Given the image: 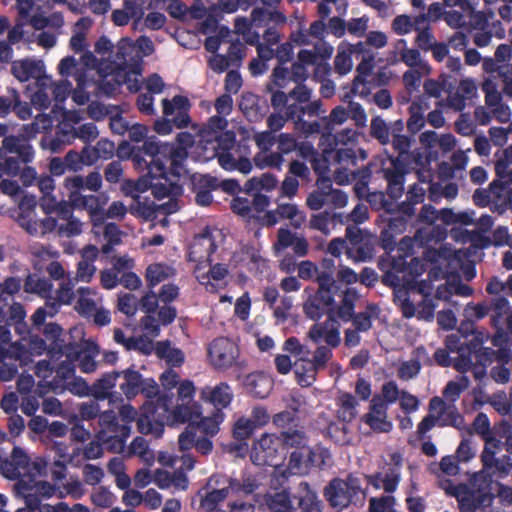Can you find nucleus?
Here are the masks:
<instances>
[{"label": "nucleus", "instance_id": "obj_23", "mask_svg": "<svg viewBox=\"0 0 512 512\" xmlns=\"http://www.w3.org/2000/svg\"><path fill=\"white\" fill-rule=\"evenodd\" d=\"M362 421L376 433H389L393 429V422L388 416V408L373 400L370 401L368 412L362 416Z\"/></svg>", "mask_w": 512, "mask_h": 512}, {"label": "nucleus", "instance_id": "obj_17", "mask_svg": "<svg viewBox=\"0 0 512 512\" xmlns=\"http://www.w3.org/2000/svg\"><path fill=\"white\" fill-rule=\"evenodd\" d=\"M201 157L203 161L217 158L219 165L227 171L237 170L243 174H249L253 168L251 160L240 155L237 148L230 151H215L213 147L209 153L203 154Z\"/></svg>", "mask_w": 512, "mask_h": 512}, {"label": "nucleus", "instance_id": "obj_51", "mask_svg": "<svg viewBox=\"0 0 512 512\" xmlns=\"http://www.w3.org/2000/svg\"><path fill=\"white\" fill-rule=\"evenodd\" d=\"M428 109L427 103L423 101H414L409 106V119L407 121V128L412 134L418 133L425 125L426 119L424 117L425 111Z\"/></svg>", "mask_w": 512, "mask_h": 512}, {"label": "nucleus", "instance_id": "obj_40", "mask_svg": "<svg viewBox=\"0 0 512 512\" xmlns=\"http://www.w3.org/2000/svg\"><path fill=\"white\" fill-rule=\"evenodd\" d=\"M176 269L167 263L155 262L146 268L145 278L149 286L154 287L161 282L174 278Z\"/></svg>", "mask_w": 512, "mask_h": 512}, {"label": "nucleus", "instance_id": "obj_33", "mask_svg": "<svg viewBox=\"0 0 512 512\" xmlns=\"http://www.w3.org/2000/svg\"><path fill=\"white\" fill-rule=\"evenodd\" d=\"M382 174L387 181V193L392 199H399L404 192L405 174L402 169L391 161L389 166L382 168Z\"/></svg>", "mask_w": 512, "mask_h": 512}, {"label": "nucleus", "instance_id": "obj_12", "mask_svg": "<svg viewBox=\"0 0 512 512\" xmlns=\"http://www.w3.org/2000/svg\"><path fill=\"white\" fill-rule=\"evenodd\" d=\"M359 494H363L356 478L349 477L347 480L334 479L325 488V497L338 510H343Z\"/></svg>", "mask_w": 512, "mask_h": 512}, {"label": "nucleus", "instance_id": "obj_52", "mask_svg": "<svg viewBox=\"0 0 512 512\" xmlns=\"http://www.w3.org/2000/svg\"><path fill=\"white\" fill-rule=\"evenodd\" d=\"M276 213L280 219L290 220L291 225L296 229L302 227L306 222L305 213L293 203H279L276 208Z\"/></svg>", "mask_w": 512, "mask_h": 512}, {"label": "nucleus", "instance_id": "obj_42", "mask_svg": "<svg viewBox=\"0 0 512 512\" xmlns=\"http://www.w3.org/2000/svg\"><path fill=\"white\" fill-rule=\"evenodd\" d=\"M120 377V373L117 371H112L110 373L104 374L101 378H99L91 388V393L95 400H106L109 399L112 402V389L117 384V379Z\"/></svg>", "mask_w": 512, "mask_h": 512}, {"label": "nucleus", "instance_id": "obj_20", "mask_svg": "<svg viewBox=\"0 0 512 512\" xmlns=\"http://www.w3.org/2000/svg\"><path fill=\"white\" fill-rule=\"evenodd\" d=\"M190 102L187 97L176 95L171 100L163 99V115L171 118L174 127L178 129L186 128L191 123L189 116Z\"/></svg>", "mask_w": 512, "mask_h": 512}, {"label": "nucleus", "instance_id": "obj_48", "mask_svg": "<svg viewBox=\"0 0 512 512\" xmlns=\"http://www.w3.org/2000/svg\"><path fill=\"white\" fill-rule=\"evenodd\" d=\"M406 40L400 39L397 42V47L403 46V49L400 51V59L403 63H405L410 68H417L424 72H431L430 65L422 58L420 52L417 49L406 48Z\"/></svg>", "mask_w": 512, "mask_h": 512}, {"label": "nucleus", "instance_id": "obj_55", "mask_svg": "<svg viewBox=\"0 0 512 512\" xmlns=\"http://www.w3.org/2000/svg\"><path fill=\"white\" fill-rule=\"evenodd\" d=\"M359 295L353 288L347 289L342 295L340 304L336 309V315L344 322H349L355 314V304Z\"/></svg>", "mask_w": 512, "mask_h": 512}, {"label": "nucleus", "instance_id": "obj_24", "mask_svg": "<svg viewBox=\"0 0 512 512\" xmlns=\"http://www.w3.org/2000/svg\"><path fill=\"white\" fill-rule=\"evenodd\" d=\"M76 295L75 311L84 318H90L102 306L103 297L94 288L80 286L76 290Z\"/></svg>", "mask_w": 512, "mask_h": 512}, {"label": "nucleus", "instance_id": "obj_16", "mask_svg": "<svg viewBox=\"0 0 512 512\" xmlns=\"http://www.w3.org/2000/svg\"><path fill=\"white\" fill-rule=\"evenodd\" d=\"M489 311L492 312L491 324L496 329L492 344L495 347L509 346L510 339L503 327L504 319L512 314V308L508 300L501 296L494 297L489 305Z\"/></svg>", "mask_w": 512, "mask_h": 512}, {"label": "nucleus", "instance_id": "obj_11", "mask_svg": "<svg viewBox=\"0 0 512 512\" xmlns=\"http://www.w3.org/2000/svg\"><path fill=\"white\" fill-rule=\"evenodd\" d=\"M329 458L330 455L326 449L303 447L290 454L286 470L290 475H303L313 466L326 465Z\"/></svg>", "mask_w": 512, "mask_h": 512}, {"label": "nucleus", "instance_id": "obj_7", "mask_svg": "<svg viewBox=\"0 0 512 512\" xmlns=\"http://www.w3.org/2000/svg\"><path fill=\"white\" fill-rule=\"evenodd\" d=\"M76 283L69 276L60 282L55 291V297L51 296L50 299L46 300L45 305L39 307L32 315L33 325L40 326L44 324L46 318L54 317L62 305H70L75 297H77L76 291H74Z\"/></svg>", "mask_w": 512, "mask_h": 512}, {"label": "nucleus", "instance_id": "obj_50", "mask_svg": "<svg viewBox=\"0 0 512 512\" xmlns=\"http://www.w3.org/2000/svg\"><path fill=\"white\" fill-rule=\"evenodd\" d=\"M400 482V474L391 469L385 473H379L369 477V483L376 489H383L387 493L394 492Z\"/></svg>", "mask_w": 512, "mask_h": 512}, {"label": "nucleus", "instance_id": "obj_15", "mask_svg": "<svg viewBox=\"0 0 512 512\" xmlns=\"http://www.w3.org/2000/svg\"><path fill=\"white\" fill-rule=\"evenodd\" d=\"M428 411L433 414L439 427L450 426L458 430L466 428L464 417L457 406L446 402L442 397H432L429 401Z\"/></svg>", "mask_w": 512, "mask_h": 512}, {"label": "nucleus", "instance_id": "obj_53", "mask_svg": "<svg viewBox=\"0 0 512 512\" xmlns=\"http://www.w3.org/2000/svg\"><path fill=\"white\" fill-rule=\"evenodd\" d=\"M393 288L394 303L401 310L403 317L409 319L416 316L417 307L414 301L410 298L409 290L402 285Z\"/></svg>", "mask_w": 512, "mask_h": 512}, {"label": "nucleus", "instance_id": "obj_22", "mask_svg": "<svg viewBox=\"0 0 512 512\" xmlns=\"http://www.w3.org/2000/svg\"><path fill=\"white\" fill-rule=\"evenodd\" d=\"M79 255L80 260L76 264L75 277L72 279L88 284L97 272L95 261L99 256V249L95 245L88 244L79 251Z\"/></svg>", "mask_w": 512, "mask_h": 512}, {"label": "nucleus", "instance_id": "obj_9", "mask_svg": "<svg viewBox=\"0 0 512 512\" xmlns=\"http://www.w3.org/2000/svg\"><path fill=\"white\" fill-rule=\"evenodd\" d=\"M120 373L122 381L119 388L126 399L131 400L139 393L145 395L148 399H154L159 395V386L152 378H144L133 368H127Z\"/></svg>", "mask_w": 512, "mask_h": 512}, {"label": "nucleus", "instance_id": "obj_58", "mask_svg": "<svg viewBox=\"0 0 512 512\" xmlns=\"http://www.w3.org/2000/svg\"><path fill=\"white\" fill-rule=\"evenodd\" d=\"M374 246L370 240L363 239L347 248V257L355 263L367 262L372 259Z\"/></svg>", "mask_w": 512, "mask_h": 512}, {"label": "nucleus", "instance_id": "obj_30", "mask_svg": "<svg viewBox=\"0 0 512 512\" xmlns=\"http://www.w3.org/2000/svg\"><path fill=\"white\" fill-rule=\"evenodd\" d=\"M201 414L202 408L199 403L182 402L169 412L167 421L172 425L186 422L194 425L200 419Z\"/></svg>", "mask_w": 512, "mask_h": 512}, {"label": "nucleus", "instance_id": "obj_3", "mask_svg": "<svg viewBox=\"0 0 512 512\" xmlns=\"http://www.w3.org/2000/svg\"><path fill=\"white\" fill-rule=\"evenodd\" d=\"M227 486L221 489H213L201 497L200 506L207 512L217 511V505L229 495H249L259 486L256 478L251 474H244L241 479L228 478Z\"/></svg>", "mask_w": 512, "mask_h": 512}, {"label": "nucleus", "instance_id": "obj_14", "mask_svg": "<svg viewBox=\"0 0 512 512\" xmlns=\"http://www.w3.org/2000/svg\"><path fill=\"white\" fill-rule=\"evenodd\" d=\"M207 354L208 360L214 368L228 369L236 363L239 357V348L233 340L227 337H218L209 343Z\"/></svg>", "mask_w": 512, "mask_h": 512}, {"label": "nucleus", "instance_id": "obj_63", "mask_svg": "<svg viewBox=\"0 0 512 512\" xmlns=\"http://www.w3.org/2000/svg\"><path fill=\"white\" fill-rule=\"evenodd\" d=\"M402 390L399 389L397 383L393 380L385 382L381 387V392L374 395L371 400L376 403L383 404L386 408L399 401Z\"/></svg>", "mask_w": 512, "mask_h": 512}, {"label": "nucleus", "instance_id": "obj_41", "mask_svg": "<svg viewBox=\"0 0 512 512\" xmlns=\"http://www.w3.org/2000/svg\"><path fill=\"white\" fill-rule=\"evenodd\" d=\"M297 498L301 512H322V501L307 482L299 484Z\"/></svg>", "mask_w": 512, "mask_h": 512}, {"label": "nucleus", "instance_id": "obj_57", "mask_svg": "<svg viewBox=\"0 0 512 512\" xmlns=\"http://www.w3.org/2000/svg\"><path fill=\"white\" fill-rule=\"evenodd\" d=\"M318 371L319 370L310 363L309 356L298 360L295 369L297 382L302 387H309L313 385L316 380Z\"/></svg>", "mask_w": 512, "mask_h": 512}, {"label": "nucleus", "instance_id": "obj_18", "mask_svg": "<svg viewBox=\"0 0 512 512\" xmlns=\"http://www.w3.org/2000/svg\"><path fill=\"white\" fill-rule=\"evenodd\" d=\"M379 268L384 272L382 282L391 287H398L407 282V261L406 258L397 254L387 256L379 262Z\"/></svg>", "mask_w": 512, "mask_h": 512}, {"label": "nucleus", "instance_id": "obj_43", "mask_svg": "<svg viewBox=\"0 0 512 512\" xmlns=\"http://www.w3.org/2000/svg\"><path fill=\"white\" fill-rule=\"evenodd\" d=\"M492 483V474L483 466V469L474 473L470 477L469 482L464 485L473 488L474 491H477L482 497L490 502L492 499Z\"/></svg>", "mask_w": 512, "mask_h": 512}, {"label": "nucleus", "instance_id": "obj_1", "mask_svg": "<svg viewBox=\"0 0 512 512\" xmlns=\"http://www.w3.org/2000/svg\"><path fill=\"white\" fill-rule=\"evenodd\" d=\"M133 50L134 47L129 40L121 39L117 43L116 59L112 63H108L107 60L100 62L98 66V74L101 78L98 83L100 93L111 96L124 82L130 80L132 74L127 72V57Z\"/></svg>", "mask_w": 512, "mask_h": 512}, {"label": "nucleus", "instance_id": "obj_4", "mask_svg": "<svg viewBox=\"0 0 512 512\" xmlns=\"http://www.w3.org/2000/svg\"><path fill=\"white\" fill-rule=\"evenodd\" d=\"M163 144L156 137L147 138L142 147L133 151L132 160L138 169H147L148 176L156 179L167 177V167L163 161Z\"/></svg>", "mask_w": 512, "mask_h": 512}, {"label": "nucleus", "instance_id": "obj_44", "mask_svg": "<svg viewBox=\"0 0 512 512\" xmlns=\"http://www.w3.org/2000/svg\"><path fill=\"white\" fill-rule=\"evenodd\" d=\"M407 220L403 216L391 217L387 228L381 232V246L385 250L392 251L395 246L394 236L405 231Z\"/></svg>", "mask_w": 512, "mask_h": 512}, {"label": "nucleus", "instance_id": "obj_21", "mask_svg": "<svg viewBox=\"0 0 512 512\" xmlns=\"http://www.w3.org/2000/svg\"><path fill=\"white\" fill-rule=\"evenodd\" d=\"M216 250V244L209 229L197 236L191 244L189 260L196 265L204 266L211 264V256Z\"/></svg>", "mask_w": 512, "mask_h": 512}, {"label": "nucleus", "instance_id": "obj_38", "mask_svg": "<svg viewBox=\"0 0 512 512\" xmlns=\"http://www.w3.org/2000/svg\"><path fill=\"white\" fill-rule=\"evenodd\" d=\"M3 148L10 153H15L23 163H29L34 158L33 147L23 138L10 135L2 141Z\"/></svg>", "mask_w": 512, "mask_h": 512}, {"label": "nucleus", "instance_id": "obj_39", "mask_svg": "<svg viewBox=\"0 0 512 512\" xmlns=\"http://www.w3.org/2000/svg\"><path fill=\"white\" fill-rule=\"evenodd\" d=\"M316 280L319 286L316 298L325 306L331 305L333 302V291L337 289L333 271L318 272Z\"/></svg>", "mask_w": 512, "mask_h": 512}, {"label": "nucleus", "instance_id": "obj_35", "mask_svg": "<svg viewBox=\"0 0 512 512\" xmlns=\"http://www.w3.org/2000/svg\"><path fill=\"white\" fill-rule=\"evenodd\" d=\"M102 176L98 171L90 172L86 177L74 175L66 177L63 186L67 191H81L85 188L91 192H98L102 188Z\"/></svg>", "mask_w": 512, "mask_h": 512}, {"label": "nucleus", "instance_id": "obj_10", "mask_svg": "<svg viewBox=\"0 0 512 512\" xmlns=\"http://www.w3.org/2000/svg\"><path fill=\"white\" fill-rule=\"evenodd\" d=\"M253 141L259 150L253 157L255 166L259 169L281 170L285 159L281 158L280 153H274L272 150L274 144L277 143V135L265 130L255 133Z\"/></svg>", "mask_w": 512, "mask_h": 512}, {"label": "nucleus", "instance_id": "obj_49", "mask_svg": "<svg viewBox=\"0 0 512 512\" xmlns=\"http://www.w3.org/2000/svg\"><path fill=\"white\" fill-rule=\"evenodd\" d=\"M155 353L158 358L165 360L170 366H181L185 360L182 350L172 347L169 341L158 342L155 346Z\"/></svg>", "mask_w": 512, "mask_h": 512}, {"label": "nucleus", "instance_id": "obj_34", "mask_svg": "<svg viewBox=\"0 0 512 512\" xmlns=\"http://www.w3.org/2000/svg\"><path fill=\"white\" fill-rule=\"evenodd\" d=\"M12 349L14 357L23 365L30 363L33 356H40L45 352L48 355V343L38 337L30 339L27 348L15 342Z\"/></svg>", "mask_w": 512, "mask_h": 512}, {"label": "nucleus", "instance_id": "obj_27", "mask_svg": "<svg viewBox=\"0 0 512 512\" xmlns=\"http://www.w3.org/2000/svg\"><path fill=\"white\" fill-rule=\"evenodd\" d=\"M12 74L20 82H26L34 79L36 84L40 79L46 78L48 75L45 73V65L42 60L24 59L15 61L11 67Z\"/></svg>", "mask_w": 512, "mask_h": 512}, {"label": "nucleus", "instance_id": "obj_36", "mask_svg": "<svg viewBox=\"0 0 512 512\" xmlns=\"http://www.w3.org/2000/svg\"><path fill=\"white\" fill-rule=\"evenodd\" d=\"M163 161L165 165L170 163L171 173H167V178L178 184V177L183 171V161L187 158L185 149L175 148L169 144H163Z\"/></svg>", "mask_w": 512, "mask_h": 512}, {"label": "nucleus", "instance_id": "obj_59", "mask_svg": "<svg viewBox=\"0 0 512 512\" xmlns=\"http://www.w3.org/2000/svg\"><path fill=\"white\" fill-rule=\"evenodd\" d=\"M474 349H477L475 342H469L468 345L463 346L461 350L457 351L456 356L453 357V367L460 373H466L472 368V363L475 360Z\"/></svg>", "mask_w": 512, "mask_h": 512}, {"label": "nucleus", "instance_id": "obj_62", "mask_svg": "<svg viewBox=\"0 0 512 512\" xmlns=\"http://www.w3.org/2000/svg\"><path fill=\"white\" fill-rule=\"evenodd\" d=\"M469 385V378L465 375H461L455 380L449 381L443 390V399L446 402L455 404L461 394L468 389Z\"/></svg>", "mask_w": 512, "mask_h": 512}, {"label": "nucleus", "instance_id": "obj_56", "mask_svg": "<svg viewBox=\"0 0 512 512\" xmlns=\"http://www.w3.org/2000/svg\"><path fill=\"white\" fill-rule=\"evenodd\" d=\"M282 441V450L285 448H295V450L302 449L308 446V439L305 432L298 428H289L284 430L278 435Z\"/></svg>", "mask_w": 512, "mask_h": 512}, {"label": "nucleus", "instance_id": "obj_5", "mask_svg": "<svg viewBox=\"0 0 512 512\" xmlns=\"http://www.w3.org/2000/svg\"><path fill=\"white\" fill-rule=\"evenodd\" d=\"M151 189L156 198H164L180 194L181 186L169 180L167 177L156 179L154 176L143 175L137 182L127 180L122 185V191L125 195L138 198V193Z\"/></svg>", "mask_w": 512, "mask_h": 512}, {"label": "nucleus", "instance_id": "obj_29", "mask_svg": "<svg viewBox=\"0 0 512 512\" xmlns=\"http://www.w3.org/2000/svg\"><path fill=\"white\" fill-rule=\"evenodd\" d=\"M200 397L204 402L212 404L216 410L226 408L233 399L231 387L227 383H219L215 386H205L200 391Z\"/></svg>", "mask_w": 512, "mask_h": 512}, {"label": "nucleus", "instance_id": "obj_47", "mask_svg": "<svg viewBox=\"0 0 512 512\" xmlns=\"http://www.w3.org/2000/svg\"><path fill=\"white\" fill-rule=\"evenodd\" d=\"M477 349H474L475 361L477 362H485L486 365L490 364L493 359H496L497 362H504L509 357V350L506 349L507 346L498 347L497 351L484 347V338H478Z\"/></svg>", "mask_w": 512, "mask_h": 512}, {"label": "nucleus", "instance_id": "obj_13", "mask_svg": "<svg viewBox=\"0 0 512 512\" xmlns=\"http://www.w3.org/2000/svg\"><path fill=\"white\" fill-rule=\"evenodd\" d=\"M380 308L374 303H369L364 311L355 313L350 320L352 326L344 332V343L347 347H355L361 343V334L367 333L373 326V321L378 319Z\"/></svg>", "mask_w": 512, "mask_h": 512}, {"label": "nucleus", "instance_id": "obj_8", "mask_svg": "<svg viewBox=\"0 0 512 512\" xmlns=\"http://www.w3.org/2000/svg\"><path fill=\"white\" fill-rule=\"evenodd\" d=\"M282 441L276 434L263 433L252 444L251 461L258 466H277L283 459Z\"/></svg>", "mask_w": 512, "mask_h": 512}, {"label": "nucleus", "instance_id": "obj_61", "mask_svg": "<svg viewBox=\"0 0 512 512\" xmlns=\"http://www.w3.org/2000/svg\"><path fill=\"white\" fill-rule=\"evenodd\" d=\"M245 386L255 397L264 398L271 389V381L262 374H250L245 379Z\"/></svg>", "mask_w": 512, "mask_h": 512}, {"label": "nucleus", "instance_id": "obj_64", "mask_svg": "<svg viewBox=\"0 0 512 512\" xmlns=\"http://www.w3.org/2000/svg\"><path fill=\"white\" fill-rule=\"evenodd\" d=\"M266 504L271 512H295L289 493L286 491L268 494Z\"/></svg>", "mask_w": 512, "mask_h": 512}, {"label": "nucleus", "instance_id": "obj_6", "mask_svg": "<svg viewBox=\"0 0 512 512\" xmlns=\"http://www.w3.org/2000/svg\"><path fill=\"white\" fill-rule=\"evenodd\" d=\"M68 199L76 210H84L88 213L93 226V233L99 234L103 226V209L109 201L106 192L99 194H83L81 191H68Z\"/></svg>", "mask_w": 512, "mask_h": 512}, {"label": "nucleus", "instance_id": "obj_26", "mask_svg": "<svg viewBox=\"0 0 512 512\" xmlns=\"http://www.w3.org/2000/svg\"><path fill=\"white\" fill-rule=\"evenodd\" d=\"M43 334L48 343V358L51 360H59L67 353V350H72V346L65 343L63 329L58 324H46Z\"/></svg>", "mask_w": 512, "mask_h": 512}, {"label": "nucleus", "instance_id": "obj_25", "mask_svg": "<svg viewBox=\"0 0 512 512\" xmlns=\"http://www.w3.org/2000/svg\"><path fill=\"white\" fill-rule=\"evenodd\" d=\"M30 466V459L26 452L20 447H14L10 460L0 464L2 475L8 479H20L26 477V470Z\"/></svg>", "mask_w": 512, "mask_h": 512}, {"label": "nucleus", "instance_id": "obj_60", "mask_svg": "<svg viewBox=\"0 0 512 512\" xmlns=\"http://www.w3.org/2000/svg\"><path fill=\"white\" fill-rule=\"evenodd\" d=\"M353 66V55L350 53V48L346 45V42H341L334 59L335 72L344 76L352 71Z\"/></svg>", "mask_w": 512, "mask_h": 512}, {"label": "nucleus", "instance_id": "obj_2", "mask_svg": "<svg viewBox=\"0 0 512 512\" xmlns=\"http://www.w3.org/2000/svg\"><path fill=\"white\" fill-rule=\"evenodd\" d=\"M98 431L96 438L99 439L106 448L114 453H120L124 450L127 438L130 436L131 427L127 424H120L117 414L109 409L100 413L98 418Z\"/></svg>", "mask_w": 512, "mask_h": 512}, {"label": "nucleus", "instance_id": "obj_19", "mask_svg": "<svg viewBox=\"0 0 512 512\" xmlns=\"http://www.w3.org/2000/svg\"><path fill=\"white\" fill-rule=\"evenodd\" d=\"M482 90L485 94V105L491 111L494 119L500 123L509 122L512 110L503 103L502 95L497 90L496 84L491 79H487L482 84Z\"/></svg>", "mask_w": 512, "mask_h": 512}, {"label": "nucleus", "instance_id": "obj_46", "mask_svg": "<svg viewBox=\"0 0 512 512\" xmlns=\"http://www.w3.org/2000/svg\"><path fill=\"white\" fill-rule=\"evenodd\" d=\"M218 186L217 180L211 176H201L195 184V202L197 205L206 207L213 201L212 190Z\"/></svg>", "mask_w": 512, "mask_h": 512}, {"label": "nucleus", "instance_id": "obj_37", "mask_svg": "<svg viewBox=\"0 0 512 512\" xmlns=\"http://www.w3.org/2000/svg\"><path fill=\"white\" fill-rule=\"evenodd\" d=\"M460 512H476L481 506L490 503L473 488L462 484L456 497Z\"/></svg>", "mask_w": 512, "mask_h": 512}, {"label": "nucleus", "instance_id": "obj_54", "mask_svg": "<svg viewBox=\"0 0 512 512\" xmlns=\"http://www.w3.org/2000/svg\"><path fill=\"white\" fill-rule=\"evenodd\" d=\"M21 213L18 216L19 225L30 235H39V221L36 217L34 203L30 206L28 202L23 201L20 205Z\"/></svg>", "mask_w": 512, "mask_h": 512}, {"label": "nucleus", "instance_id": "obj_28", "mask_svg": "<svg viewBox=\"0 0 512 512\" xmlns=\"http://www.w3.org/2000/svg\"><path fill=\"white\" fill-rule=\"evenodd\" d=\"M206 265H196L194 273L198 282L205 286L208 292H216L220 287V282L228 275V269L223 264H215L205 271Z\"/></svg>", "mask_w": 512, "mask_h": 512}, {"label": "nucleus", "instance_id": "obj_45", "mask_svg": "<svg viewBox=\"0 0 512 512\" xmlns=\"http://www.w3.org/2000/svg\"><path fill=\"white\" fill-rule=\"evenodd\" d=\"M451 256L452 251H450L446 245L441 246L439 250L428 249L425 252V259L433 263H440V265H435L429 270L428 278L433 281L443 279L446 275V271L441 267L442 261H447Z\"/></svg>", "mask_w": 512, "mask_h": 512}, {"label": "nucleus", "instance_id": "obj_31", "mask_svg": "<svg viewBox=\"0 0 512 512\" xmlns=\"http://www.w3.org/2000/svg\"><path fill=\"white\" fill-rule=\"evenodd\" d=\"M84 119L83 113L77 110L64 111L62 119L57 126V135H60L64 144H72L76 140L78 124Z\"/></svg>", "mask_w": 512, "mask_h": 512}, {"label": "nucleus", "instance_id": "obj_32", "mask_svg": "<svg viewBox=\"0 0 512 512\" xmlns=\"http://www.w3.org/2000/svg\"><path fill=\"white\" fill-rule=\"evenodd\" d=\"M179 209L178 204L175 201L170 200L167 203L151 206L143 202H136L130 208V212L133 215L141 217L145 220H157L159 214H172Z\"/></svg>", "mask_w": 512, "mask_h": 512}]
</instances>
